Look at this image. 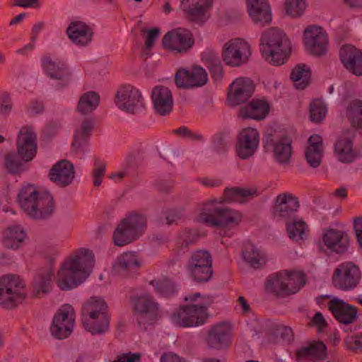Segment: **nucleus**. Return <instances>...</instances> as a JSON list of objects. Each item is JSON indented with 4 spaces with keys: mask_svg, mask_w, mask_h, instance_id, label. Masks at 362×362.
Masks as SVG:
<instances>
[{
    "mask_svg": "<svg viewBox=\"0 0 362 362\" xmlns=\"http://www.w3.org/2000/svg\"><path fill=\"white\" fill-rule=\"evenodd\" d=\"M94 265L93 252L86 248H79L62 264L56 276L57 285L62 291L77 287L88 278Z\"/></svg>",
    "mask_w": 362,
    "mask_h": 362,
    "instance_id": "f257e3e1",
    "label": "nucleus"
},
{
    "mask_svg": "<svg viewBox=\"0 0 362 362\" xmlns=\"http://www.w3.org/2000/svg\"><path fill=\"white\" fill-rule=\"evenodd\" d=\"M260 52L266 61L280 66L285 63L291 54V42L284 31L272 28L261 35Z\"/></svg>",
    "mask_w": 362,
    "mask_h": 362,
    "instance_id": "f03ea898",
    "label": "nucleus"
},
{
    "mask_svg": "<svg viewBox=\"0 0 362 362\" xmlns=\"http://www.w3.org/2000/svg\"><path fill=\"white\" fill-rule=\"evenodd\" d=\"M205 298L199 293L186 296L184 300L189 303L180 307L171 315L173 323L182 327H197L206 323L209 316L207 308L210 302Z\"/></svg>",
    "mask_w": 362,
    "mask_h": 362,
    "instance_id": "7ed1b4c3",
    "label": "nucleus"
},
{
    "mask_svg": "<svg viewBox=\"0 0 362 362\" xmlns=\"http://www.w3.org/2000/svg\"><path fill=\"white\" fill-rule=\"evenodd\" d=\"M82 323L92 334H103L109 328L108 306L101 298L91 297L82 307Z\"/></svg>",
    "mask_w": 362,
    "mask_h": 362,
    "instance_id": "20e7f679",
    "label": "nucleus"
},
{
    "mask_svg": "<svg viewBox=\"0 0 362 362\" xmlns=\"http://www.w3.org/2000/svg\"><path fill=\"white\" fill-rule=\"evenodd\" d=\"M216 199H210L203 204L199 214L200 220L214 227H235L242 221L240 212L228 207L218 205Z\"/></svg>",
    "mask_w": 362,
    "mask_h": 362,
    "instance_id": "39448f33",
    "label": "nucleus"
},
{
    "mask_svg": "<svg viewBox=\"0 0 362 362\" xmlns=\"http://www.w3.org/2000/svg\"><path fill=\"white\" fill-rule=\"evenodd\" d=\"M305 284V275L301 272L282 270L268 276L266 288L280 296L296 293Z\"/></svg>",
    "mask_w": 362,
    "mask_h": 362,
    "instance_id": "423d86ee",
    "label": "nucleus"
},
{
    "mask_svg": "<svg viewBox=\"0 0 362 362\" xmlns=\"http://www.w3.org/2000/svg\"><path fill=\"white\" fill-rule=\"evenodd\" d=\"M25 285L19 276L8 274L0 277V305L6 310L17 308L25 298Z\"/></svg>",
    "mask_w": 362,
    "mask_h": 362,
    "instance_id": "0eeeda50",
    "label": "nucleus"
},
{
    "mask_svg": "<svg viewBox=\"0 0 362 362\" xmlns=\"http://www.w3.org/2000/svg\"><path fill=\"white\" fill-rule=\"evenodd\" d=\"M146 225V218L141 214H132L122 219L113 233L117 246H124L139 238Z\"/></svg>",
    "mask_w": 362,
    "mask_h": 362,
    "instance_id": "6e6552de",
    "label": "nucleus"
},
{
    "mask_svg": "<svg viewBox=\"0 0 362 362\" xmlns=\"http://www.w3.org/2000/svg\"><path fill=\"white\" fill-rule=\"evenodd\" d=\"M187 270L195 281H208L212 276V258L206 250H197L193 252L187 264Z\"/></svg>",
    "mask_w": 362,
    "mask_h": 362,
    "instance_id": "1a4fd4ad",
    "label": "nucleus"
},
{
    "mask_svg": "<svg viewBox=\"0 0 362 362\" xmlns=\"http://www.w3.org/2000/svg\"><path fill=\"white\" fill-rule=\"evenodd\" d=\"M332 284L339 290H354L360 283L361 272L359 267L351 262L340 264L332 274Z\"/></svg>",
    "mask_w": 362,
    "mask_h": 362,
    "instance_id": "9d476101",
    "label": "nucleus"
},
{
    "mask_svg": "<svg viewBox=\"0 0 362 362\" xmlns=\"http://www.w3.org/2000/svg\"><path fill=\"white\" fill-rule=\"evenodd\" d=\"M251 56L250 45L240 38H235L226 42L222 52L225 64L231 67L245 64Z\"/></svg>",
    "mask_w": 362,
    "mask_h": 362,
    "instance_id": "9b49d317",
    "label": "nucleus"
},
{
    "mask_svg": "<svg viewBox=\"0 0 362 362\" xmlns=\"http://www.w3.org/2000/svg\"><path fill=\"white\" fill-rule=\"evenodd\" d=\"M75 310L69 304L62 305L54 315L50 327L52 335L59 339L69 337L75 324Z\"/></svg>",
    "mask_w": 362,
    "mask_h": 362,
    "instance_id": "f8f14e48",
    "label": "nucleus"
},
{
    "mask_svg": "<svg viewBox=\"0 0 362 362\" xmlns=\"http://www.w3.org/2000/svg\"><path fill=\"white\" fill-rule=\"evenodd\" d=\"M164 48L175 54L186 53L194 44L192 33L185 28H176L168 32L163 37Z\"/></svg>",
    "mask_w": 362,
    "mask_h": 362,
    "instance_id": "ddd939ff",
    "label": "nucleus"
},
{
    "mask_svg": "<svg viewBox=\"0 0 362 362\" xmlns=\"http://www.w3.org/2000/svg\"><path fill=\"white\" fill-rule=\"evenodd\" d=\"M136 319L139 327L146 330L148 325L154 323L158 316V305L149 294H144L134 302Z\"/></svg>",
    "mask_w": 362,
    "mask_h": 362,
    "instance_id": "4468645a",
    "label": "nucleus"
},
{
    "mask_svg": "<svg viewBox=\"0 0 362 362\" xmlns=\"http://www.w3.org/2000/svg\"><path fill=\"white\" fill-rule=\"evenodd\" d=\"M115 103L120 110L132 114L144 107L141 92L131 85H125L119 88L115 96Z\"/></svg>",
    "mask_w": 362,
    "mask_h": 362,
    "instance_id": "2eb2a0df",
    "label": "nucleus"
},
{
    "mask_svg": "<svg viewBox=\"0 0 362 362\" xmlns=\"http://www.w3.org/2000/svg\"><path fill=\"white\" fill-rule=\"evenodd\" d=\"M300 204L298 198L291 193L285 192L278 194L272 209L274 218L287 221L295 217Z\"/></svg>",
    "mask_w": 362,
    "mask_h": 362,
    "instance_id": "dca6fc26",
    "label": "nucleus"
},
{
    "mask_svg": "<svg viewBox=\"0 0 362 362\" xmlns=\"http://www.w3.org/2000/svg\"><path fill=\"white\" fill-rule=\"evenodd\" d=\"M208 81V74L201 66L190 69H180L175 76L176 86L182 89H192L204 86Z\"/></svg>",
    "mask_w": 362,
    "mask_h": 362,
    "instance_id": "f3484780",
    "label": "nucleus"
},
{
    "mask_svg": "<svg viewBox=\"0 0 362 362\" xmlns=\"http://www.w3.org/2000/svg\"><path fill=\"white\" fill-rule=\"evenodd\" d=\"M304 44L306 50L315 56L325 54L328 40L325 32L317 25H310L304 30Z\"/></svg>",
    "mask_w": 362,
    "mask_h": 362,
    "instance_id": "a211bd4d",
    "label": "nucleus"
},
{
    "mask_svg": "<svg viewBox=\"0 0 362 362\" xmlns=\"http://www.w3.org/2000/svg\"><path fill=\"white\" fill-rule=\"evenodd\" d=\"M42 66L51 78L59 81L57 88H64L69 83L71 72L63 61L45 55L42 58Z\"/></svg>",
    "mask_w": 362,
    "mask_h": 362,
    "instance_id": "6ab92c4d",
    "label": "nucleus"
},
{
    "mask_svg": "<svg viewBox=\"0 0 362 362\" xmlns=\"http://www.w3.org/2000/svg\"><path fill=\"white\" fill-rule=\"evenodd\" d=\"M37 136L32 127H23L18 135L16 145L17 151L21 158L25 160H31L37 152Z\"/></svg>",
    "mask_w": 362,
    "mask_h": 362,
    "instance_id": "aec40b11",
    "label": "nucleus"
},
{
    "mask_svg": "<svg viewBox=\"0 0 362 362\" xmlns=\"http://www.w3.org/2000/svg\"><path fill=\"white\" fill-rule=\"evenodd\" d=\"M254 84L248 78H236L229 86L228 100L232 106L246 102L253 94Z\"/></svg>",
    "mask_w": 362,
    "mask_h": 362,
    "instance_id": "412c9836",
    "label": "nucleus"
},
{
    "mask_svg": "<svg viewBox=\"0 0 362 362\" xmlns=\"http://www.w3.org/2000/svg\"><path fill=\"white\" fill-rule=\"evenodd\" d=\"M259 145V133L253 128L243 129L238 136L236 145L238 156L243 160L251 157Z\"/></svg>",
    "mask_w": 362,
    "mask_h": 362,
    "instance_id": "4be33fe9",
    "label": "nucleus"
},
{
    "mask_svg": "<svg viewBox=\"0 0 362 362\" xmlns=\"http://www.w3.org/2000/svg\"><path fill=\"white\" fill-rule=\"evenodd\" d=\"M328 309L340 324L350 325L358 319V308L341 299H331L328 303Z\"/></svg>",
    "mask_w": 362,
    "mask_h": 362,
    "instance_id": "5701e85b",
    "label": "nucleus"
},
{
    "mask_svg": "<svg viewBox=\"0 0 362 362\" xmlns=\"http://www.w3.org/2000/svg\"><path fill=\"white\" fill-rule=\"evenodd\" d=\"M75 177L74 165L67 160H61L55 163L49 173V180L60 187L71 185Z\"/></svg>",
    "mask_w": 362,
    "mask_h": 362,
    "instance_id": "b1692460",
    "label": "nucleus"
},
{
    "mask_svg": "<svg viewBox=\"0 0 362 362\" xmlns=\"http://www.w3.org/2000/svg\"><path fill=\"white\" fill-rule=\"evenodd\" d=\"M206 342L210 348L221 349L231 342L230 328L226 322H219L208 331Z\"/></svg>",
    "mask_w": 362,
    "mask_h": 362,
    "instance_id": "393cba45",
    "label": "nucleus"
},
{
    "mask_svg": "<svg viewBox=\"0 0 362 362\" xmlns=\"http://www.w3.org/2000/svg\"><path fill=\"white\" fill-rule=\"evenodd\" d=\"M151 99L157 114L161 116L169 115L173 107L171 90L166 86H157L152 89Z\"/></svg>",
    "mask_w": 362,
    "mask_h": 362,
    "instance_id": "a878e982",
    "label": "nucleus"
},
{
    "mask_svg": "<svg viewBox=\"0 0 362 362\" xmlns=\"http://www.w3.org/2000/svg\"><path fill=\"white\" fill-rule=\"evenodd\" d=\"M322 239L325 245L337 254L345 253L350 245V238L348 234L337 229H327L325 232Z\"/></svg>",
    "mask_w": 362,
    "mask_h": 362,
    "instance_id": "bb28decb",
    "label": "nucleus"
},
{
    "mask_svg": "<svg viewBox=\"0 0 362 362\" xmlns=\"http://www.w3.org/2000/svg\"><path fill=\"white\" fill-rule=\"evenodd\" d=\"M246 4L249 16L256 25L265 26L271 23L272 16L267 0H246Z\"/></svg>",
    "mask_w": 362,
    "mask_h": 362,
    "instance_id": "cd10ccee",
    "label": "nucleus"
},
{
    "mask_svg": "<svg viewBox=\"0 0 362 362\" xmlns=\"http://www.w3.org/2000/svg\"><path fill=\"white\" fill-rule=\"evenodd\" d=\"M339 57L344 67L356 76H362V52L355 47L347 45L343 46Z\"/></svg>",
    "mask_w": 362,
    "mask_h": 362,
    "instance_id": "c85d7f7f",
    "label": "nucleus"
},
{
    "mask_svg": "<svg viewBox=\"0 0 362 362\" xmlns=\"http://www.w3.org/2000/svg\"><path fill=\"white\" fill-rule=\"evenodd\" d=\"M66 34L73 43L84 47L92 41L93 31L85 22L76 21L69 23L66 28Z\"/></svg>",
    "mask_w": 362,
    "mask_h": 362,
    "instance_id": "c756f323",
    "label": "nucleus"
},
{
    "mask_svg": "<svg viewBox=\"0 0 362 362\" xmlns=\"http://www.w3.org/2000/svg\"><path fill=\"white\" fill-rule=\"evenodd\" d=\"M214 0H181L184 11L193 21L204 22L209 18L207 12Z\"/></svg>",
    "mask_w": 362,
    "mask_h": 362,
    "instance_id": "7c9ffc66",
    "label": "nucleus"
},
{
    "mask_svg": "<svg viewBox=\"0 0 362 362\" xmlns=\"http://www.w3.org/2000/svg\"><path fill=\"white\" fill-rule=\"evenodd\" d=\"M300 361L315 362L327 357V347L321 341H313L300 348L296 353Z\"/></svg>",
    "mask_w": 362,
    "mask_h": 362,
    "instance_id": "2f4dec72",
    "label": "nucleus"
},
{
    "mask_svg": "<svg viewBox=\"0 0 362 362\" xmlns=\"http://www.w3.org/2000/svg\"><path fill=\"white\" fill-rule=\"evenodd\" d=\"M41 195L34 185H28L22 187L18 196V203L23 211L30 218L34 214L35 205Z\"/></svg>",
    "mask_w": 362,
    "mask_h": 362,
    "instance_id": "473e14b6",
    "label": "nucleus"
},
{
    "mask_svg": "<svg viewBox=\"0 0 362 362\" xmlns=\"http://www.w3.org/2000/svg\"><path fill=\"white\" fill-rule=\"evenodd\" d=\"M141 267V262L135 252H128L119 255L113 264L114 271L126 276L134 273Z\"/></svg>",
    "mask_w": 362,
    "mask_h": 362,
    "instance_id": "72a5a7b5",
    "label": "nucleus"
},
{
    "mask_svg": "<svg viewBox=\"0 0 362 362\" xmlns=\"http://www.w3.org/2000/svg\"><path fill=\"white\" fill-rule=\"evenodd\" d=\"M269 110L267 102L262 100H252L240 108L239 116L243 119L261 120L268 114Z\"/></svg>",
    "mask_w": 362,
    "mask_h": 362,
    "instance_id": "f704fd0d",
    "label": "nucleus"
},
{
    "mask_svg": "<svg viewBox=\"0 0 362 362\" xmlns=\"http://www.w3.org/2000/svg\"><path fill=\"white\" fill-rule=\"evenodd\" d=\"M308 146L305 150V158L308 164L315 168L322 162L323 152L322 139L318 134H314L308 139Z\"/></svg>",
    "mask_w": 362,
    "mask_h": 362,
    "instance_id": "c9c22d12",
    "label": "nucleus"
},
{
    "mask_svg": "<svg viewBox=\"0 0 362 362\" xmlns=\"http://www.w3.org/2000/svg\"><path fill=\"white\" fill-rule=\"evenodd\" d=\"M334 149L338 160L342 163H351L356 158V153L353 149V141L345 134L337 140Z\"/></svg>",
    "mask_w": 362,
    "mask_h": 362,
    "instance_id": "e433bc0d",
    "label": "nucleus"
},
{
    "mask_svg": "<svg viewBox=\"0 0 362 362\" xmlns=\"http://www.w3.org/2000/svg\"><path fill=\"white\" fill-rule=\"evenodd\" d=\"M93 127V121L90 119H85L78 128L75 131L73 142L71 144L72 151L75 153L84 151L88 136Z\"/></svg>",
    "mask_w": 362,
    "mask_h": 362,
    "instance_id": "4c0bfd02",
    "label": "nucleus"
},
{
    "mask_svg": "<svg viewBox=\"0 0 362 362\" xmlns=\"http://www.w3.org/2000/svg\"><path fill=\"white\" fill-rule=\"evenodd\" d=\"M257 189L255 187L243 188L235 187L226 188L218 202L219 204L233 202H242L247 198L257 196Z\"/></svg>",
    "mask_w": 362,
    "mask_h": 362,
    "instance_id": "58836bf2",
    "label": "nucleus"
},
{
    "mask_svg": "<svg viewBox=\"0 0 362 362\" xmlns=\"http://www.w3.org/2000/svg\"><path fill=\"white\" fill-rule=\"evenodd\" d=\"M274 157L281 164H288L293 154L291 140L287 136H282L273 143Z\"/></svg>",
    "mask_w": 362,
    "mask_h": 362,
    "instance_id": "ea45409f",
    "label": "nucleus"
},
{
    "mask_svg": "<svg viewBox=\"0 0 362 362\" xmlns=\"http://www.w3.org/2000/svg\"><path fill=\"white\" fill-rule=\"evenodd\" d=\"M27 234L21 226H8L3 232V244L8 249L16 250L25 239Z\"/></svg>",
    "mask_w": 362,
    "mask_h": 362,
    "instance_id": "a19ab883",
    "label": "nucleus"
},
{
    "mask_svg": "<svg viewBox=\"0 0 362 362\" xmlns=\"http://www.w3.org/2000/svg\"><path fill=\"white\" fill-rule=\"evenodd\" d=\"M35 209L32 218L45 219L50 216L54 209L53 197L49 192H41V195L35 205Z\"/></svg>",
    "mask_w": 362,
    "mask_h": 362,
    "instance_id": "79ce46f5",
    "label": "nucleus"
},
{
    "mask_svg": "<svg viewBox=\"0 0 362 362\" xmlns=\"http://www.w3.org/2000/svg\"><path fill=\"white\" fill-rule=\"evenodd\" d=\"M52 271L50 268L40 269L33 279V286L36 296L49 292L52 287Z\"/></svg>",
    "mask_w": 362,
    "mask_h": 362,
    "instance_id": "37998d69",
    "label": "nucleus"
},
{
    "mask_svg": "<svg viewBox=\"0 0 362 362\" xmlns=\"http://www.w3.org/2000/svg\"><path fill=\"white\" fill-rule=\"evenodd\" d=\"M310 75V69L308 65H297L291 74V78L293 81L294 87L300 90L305 88L309 85Z\"/></svg>",
    "mask_w": 362,
    "mask_h": 362,
    "instance_id": "c03bdc74",
    "label": "nucleus"
},
{
    "mask_svg": "<svg viewBox=\"0 0 362 362\" xmlns=\"http://www.w3.org/2000/svg\"><path fill=\"white\" fill-rule=\"evenodd\" d=\"M308 226L301 218H293L286 221V232L290 239L296 242L307 236Z\"/></svg>",
    "mask_w": 362,
    "mask_h": 362,
    "instance_id": "a18cd8bd",
    "label": "nucleus"
},
{
    "mask_svg": "<svg viewBox=\"0 0 362 362\" xmlns=\"http://www.w3.org/2000/svg\"><path fill=\"white\" fill-rule=\"evenodd\" d=\"M268 339L271 343H278L280 339L288 342L293 339V331L289 327L279 323H272L268 333Z\"/></svg>",
    "mask_w": 362,
    "mask_h": 362,
    "instance_id": "49530a36",
    "label": "nucleus"
},
{
    "mask_svg": "<svg viewBox=\"0 0 362 362\" xmlns=\"http://www.w3.org/2000/svg\"><path fill=\"white\" fill-rule=\"evenodd\" d=\"M100 102V95L94 91H88L83 94L78 103L77 110L86 115L97 108Z\"/></svg>",
    "mask_w": 362,
    "mask_h": 362,
    "instance_id": "de8ad7c7",
    "label": "nucleus"
},
{
    "mask_svg": "<svg viewBox=\"0 0 362 362\" xmlns=\"http://www.w3.org/2000/svg\"><path fill=\"white\" fill-rule=\"evenodd\" d=\"M346 116L352 127L357 128L362 134V101H351L346 110Z\"/></svg>",
    "mask_w": 362,
    "mask_h": 362,
    "instance_id": "09e8293b",
    "label": "nucleus"
},
{
    "mask_svg": "<svg viewBox=\"0 0 362 362\" xmlns=\"http://www.w3.org/2000/svg\"><path fill=\"white\" fill-rule=\"evenodd\" d=\"M243 257L246 262L255 269L262 267L266 263V257L254 245H250L245 247Z\"/></svg>",
    "mask_w": 362,
    "mask_h": 362,
    "instance_id": "8fccbe9b",
    "label": "nucleus"
},
{
    "mask_svg": "<svg viewBox=\"0 0 362 362\" xmlns=\"http://www.w3.org/2000/svg\"><path fill=\"white\" fill-rule=\"evenodd\" d=\"M202 59L210 63L209 71L215 80H220L223 76V66L220 62L218 54L215 52H205L202 54Z\"/></svg>",
    "mask_w": 362,
    "mask_h": 362,
    "instance_id": "3c124183",
    "label": "nucleus"
},
{
    "mask_svg": "<svg viewBox=\"0 0 362 362\" xmlns=\"http://www.w3.org/2000/svg\"><path fill=\"white\" fill-rule=\"evenodd\" d=\"M327 107L320 99L313 100L310 104V118L315 123H320L327 115Z\"/></svg>",
    "mask_w": 362,
    "mask_h": 362,
    "instance_id": "603ef678",
    "label": "nucleus"
},
{
    "mask_svg": "<svg viewBox=\"0 0 362 362\" xmlns=\"http://www.w3.org/2000/svg\"><path fill=\"white\" fill-rule=\"evenodd\" d=\"M306 6L307 5L305 0H286L285 3L286 13L293 18L301 16Z\"/></svg>",
    "mask_w": 362,
    "mask_h": 362,
    "instance_id": "864d4df0",
    "label": "nucleus"
},
{
    "mask_svg": "<svg viewBox=\"0 0 362 362\" xmlns=\"http://www.w3.org/2000/svg\"><path fill=\"white\" fill-rule=\"evenodd\" d=\"M151 284L153 285L156 291L163 296H169L175 291L174 285L167 279H163L158 281L153 280L151 282Z\"/></svg>",
    "mask_w": 362,
    "mask_h": 362,
    "instance_id": "5fc2aeb1",
    "label": "nucleus"
},
{
    "mask_svg": "<svg viewBox=\"0 0 362 362\" xmlns=\"http://www.w3.org/2000/svg\"><path fill=\"white\" fill-rule=\"evenodd\" d=\"M106 172V163L95 158L94 160L92 175L93 177V184L95 187H99Z\"/></svg>",
    "mask_w": 362,
    "mask_h": 362,
    "instance_id": "6e6d98bb",
    "label": "nucleus"
},
{
    "mask_svg": "<svg viewBox=\"0 0 362 362\" xmlns=\"http://www.w3.org/2000/svg\"><path fill=\"white\" fill-rule=\"evenodd\" d=\"M22 163L15 153H8L4 158V166L8 173L16 174L20 172Z\"/></svg>",
    "mask_w": 362,
    "mask_h": 362,
    "instance_id": "4d7b16f0",
    "label": "nucleus"
},
{
    "mask_svg": "<svg viewBox=\"0 0 362 362\" xmlns=\"http://www.w3.org/2000/svg\"><path fill=\"white\" fill-rule=\"evenodd\" d=\"M13 107L11 98L8 93H3L0 95V113L8 115Z\"/></svg>",
    "mask_w": 362,
    "mask_h": 362,
    "instance_id": "13d9d810",
    "label": "nucleus"
},
{
    "mask_svg": "<svg viewBox=\"0 0 362 362\" xmlns=\"http://www.w3.org/2000/svg\"><path fill=\"white\" fill-rule=\"evenodd\" d=\"M344 341L349 350L355 351L362 349V333L360 335L347 337Z\"/></svg>",
    "mask_w": 362,
    "mask_h": 362,
    "instance_id": "bf43d9fd",
    "label": "nucleus"
},
{
    "mask_svg": "<svg viewBox=\"0 0 362 362\" xmlns=\"http://www.w3.org/2000/svg\"><path fill=\"white\" fill-rule=\"evenodd\" d=\"M159 35L160 29L158 28L149 30L146 37L145 47L148 49H151L153 46L156 39L159 37Z\"/></svg>",
    "mask_w": 362,
    "mask_h": 362,
    "instance_id": "052dcab7",
    "label": "nucleus"
},
{
    "mask_svg": "<svg viewBox=\"0 0 362 362\" xmlns=\"http://www.w3.org/2000/svg\"><path fill=\"white\" fill-rule=\"evenodd\" d=\"M311 323L313 326L317 327L320 330H322L327 327V322H326L322 314L320 312H317L315 314L311 320Z\"/></svg>",
    "mask_w": 362,
    "mask_h": 362,
    "instance_id": "680f3d73",
    "label": "nucleus"
},
{
    "mask_svg": "<svg viewBox=\"0 0 362 362\" xmlns=\"http://www.w3.org/2000/svg\"><path fill=\"white\" fill-rule=\"evenodd\" d=\"M141 357L140 354H123L119 355L116 360L112 361V362H136V361H139Z\"/></svg>",
    "mask_w": 362,
    "mask_h": 362,
    "instance_id": "e2e57ef3",
    "label": "nucleus"
},
{
    "mask_svg": "<svg viewBox=\"0 0 362 362\" xmlns=\"http://www.w3.org/2000/svg\"><path fill=\"white\" fill-rule=\"evenodd\" d=\"M354 229L357 241L362 249V217H358L354 221Z\"/></svg>",
    "mask_w": 362,
    "mask_h": 362,
    "instance_id": "0e129e2a",
    "label": "nucleus"
},
{
    "mask_svg": "<svg viewBox=\"0 0 362 362\" xmlns=\"http://www.w3.org/2000/svg\"><path fill=\"white\" fill-rule=\"evenodd\" d=\"M199 182L206 187H216L222 184V181L218 179L209 177H202L199 180Z\"/></svg>",
    "mask_w": 362,
    "mask_h": 362,
    "instance_id": "69168bd1",
    "label": "nucleus"
},
{
    "mask_svg": "<svg viewBox=\"0 0 362 362\" xmlns=\"http://www.w3.org/2000/svg\"><path fill=\"white\" fill-rule=\"evenodd\" d=\"M160 362H185V360L176 354H164L160 357Z\"/></svg>",
    "mask_w": 362,
    "mask_h": 362,
    "instance_id": "338daca9",
    "label": "nucleus"
},
{
    "mask_svg": "<svg viewBox=\"0 0 362 362\" xmlns=\"http://www.w3.org/2000/svg\"><path fill=\"white\" fill-rule=\"evenodd\" d=\"M45 23L43 22H38L35 23L32 28V36L30 40L35 42L37 40L39 33L43 29Z\"/></svg>",
    "mask_w": 362,
    "mask_h": 362,
    "instance_id": "774afa93",
    "label": "nucleus"
}]
</instances>
